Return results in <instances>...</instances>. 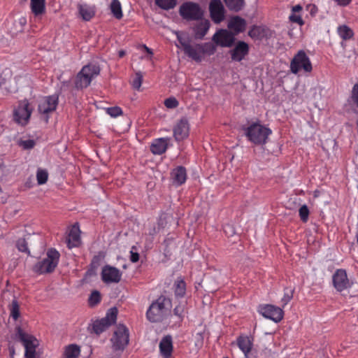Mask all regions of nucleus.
Here are the masks:
<instances>
[{"instance_id":"obj_1","label":"nucleus","mask_w":358,"mask_h":358,"mask_svg":"<svg viewBox=\"0 0 358 358\" xmlns=\"http://www.w3.org/2000/svg\"><path fill=\"white\" fill-rule=\"evenodd\" d=\"M178 43L176 45L182 48L184 53L196 62H201L206 55H212L216 51V46L210 42L204 43H192L188 38H185L179 31L175 32Z\"/></svg>"},{"instance_id":"obj_2","label":"nucleus","mask_w":358,"mask_h":358,"mask_svg":"<svg viewBox=\"0 0 358 358\" xmlns=\"http://www.w3.org/2000/svg\"><path fill=\"white\" fill-rule=\"evenodd\" d=\"M243 131L248 140L255 145H264L272 133L271 129L259 122L252 123L243 128Z\"/></svg>"},{"instance_id":"obj_3","label":"nucleus","mask_w":358,"mask_h":358,"mask_svg":"<svg viewBox=\"0 0 358 358\" xmlns=\"http://www.w3.org/2000/svg\"><path fill=\"white\" fill-rule=\"evenodd\" d=\"M100 73V68L96 64H87L84 66L78 73L75 87L76 89H84L87 87L92 80Z\"/></svg>"},{"instance_id":"obj_4","label":"nucleus","mask_w":358,"mask_h":358,"mask_svg":"<svg viewBox=\"0 0 358 358\" xmlns=\"http://www.w3.org/2000/svg\"><path fill=\"white\" fill-rule=\"evenodd\" d=\"M59 256L57 250L50 249L47 252V257L34 266V271L40 274L52 272L58 264Z\"/></svg>"},{"instance_id":"obj_5","label":"nucleus","mask_w":358,"mask_h":358,"mask_svg":"<svg viewBox=\"0 0 358 358\" xmlns=\"http://www.w3.org/2000/svg\"><path fill=\"white\" fill-rule=\"evenodd\" d=\"M313 67L310 58L303 50H299L290 62V71L294 74L300 71L310 73Z\"/></svg>"},{"instance_id":"obj_6","label":"nucleus","mask_w":358,"mask_h":358,"mask_svg":"<svg viewBox=\"0 0 358 358\" xmlns=\"http://www.w3.org/2000/svg\"><path fill=\"white\" fill-rule=\"evenodd\" d=\"M16 335L25 348V358H36V349L39 345L38 341L34 336L24 332L20 327L16 329Z\"/></svg>"},{"instance_id":"obj_7","label":"nucleus","mask_w":358,"mask_h":358,"mask_svg":"<svg viewBox=\"0 0 358 358\" xmlns=\"http://www.w3.org/2000/svg\"><path fill=\"white\" fill-rule=\"evenodd\" d=\"M33 108L27 99L19 101L13 110L14 121L22 126H25L29 121Z\"/></svg>"},{"instance_id":"obj_8","label":"nucleus","mask_w":358,"mask_h":358,"mask_svg":"<svg viewBox=\"0 0 358 358\" xmlns=\"http://www.w3.org/2000/svg\"><path fill=\"white\" fill-rule=\"evenodd\" d=\"M165 301L164 297H159L152 303L146 313L147 318L150 322H157L163 319L167 312Z\"/></svg>"},{"instance_id":"obj_9","label":"nucleus","mask_w":358,"mask_h":358,"mask_svg":"<svg viewBox=\"0 0 358 358\" xmlns=\"http://www.w3.org/2000/svg\"><path fill=\"white\" fill-rule=\"evenodd\" d=\"M114 350L122 351L129 341V329L123 324H119L110 339Z\"/></svg>"},{"instance_id":"obj_10","label":"nucleus","mask_w":358,"mask_h":358,"mask_svg":"<svg viewBox=\"0 0 358 358\" xmlns=\"http://www.w3.org/2000/svg\"><path fill=\"white\" fill-rule=\"evenodd\" d=\"M117 309L115 307L110 308L106 316L94 321L92 323V330L96 334H100L112 324H115L117 320Z\"/></svg>"},{"instance_id":"obj_11","label":"nucleus","mask_w":358,"mask_h":358,"mask_svg":"<svg viewBox=\"0 0 358 358\" xmlns=\"http://www.w3.org/2000/svg\"><path fill=\"white\" fill-rule=\"evenodd\" d=\"M180 15L187 20H199L202 18L203 12L199 5L193 2L182 4L179 10Z\"/></svg>"},{"instance_id":"obj_12","label":"nucleus","mask_w":358,"mask_h":358,"mask_svg":"<svg viewBox=\"0 0 358 358\" xmlns=\"http://www.w3.org/2000/svg\"><path fill=\"white\" fill-rule=\"evenodd\" d=\"M258 311L263 317L275 322H280L284 316L282 308L271 304L260 306Z\"/></svg>"},{"instance_id":"obj_13","label":"nucleus","mask_w":358,"mask_h":358,"mask_svg":"<svg viewBox=\"0 0 358 358\" xmlns=\"http://www.w3.org/2000/svg\"><path fill=\"white\" fill-rule=\"evenodd\" d=\"M213 41L221 47H231L234 43V34L227 29H219L213 36Z\"/></svg>"},{"instance_id":"obj_14","label":"nucleus","mask_w":358,"mask_h":358,"mask_svg":"<svg viewBox=\"0 0 358 358\" xmlns=\"http://www.w3.org/2000/svg\"><path fill=\"white\" fill-rule=\"evenodd\" d=\"M209 11L212 20L219 24L224 20L225 9L220 0H211L209 4Z\"/></svg>"},{"instance_id":"obj_15","label":"nucleus","mask_w":358,"mask_h":358,"mask_svg":"<svg viewBox=\"0 0 358 358\" xmlns=\"http://www.w3.org/2000/svg\"><path fill=\"white\" fill-rule=\"evenodd\" d=\"M59 96L57 94L44 96L39 102L38 111L47 115L56 110L58 105Z\"/></svg>"},{"instance_id":"obj_16","label":"nucleus","mask_w":358,"mask_h":358,"mask_svg":"<svg viewBox=\"0 0 358 358\" xmlns=\"http://www.w3.org/2000/svg\"><path fill=\"white\" fill-rule=\"evenodd\" d=\"M173 136L177 141H181L188 137L189 124L186 117H182L173 128Z\"/></svg>"},{"instance_id":"obj_17","label":"nucleus","mask_w":358,"mask_h":358,"mask_svg":"<svg viewBox=\"0 0 358 358\" xmlns=\"http://www.w3.org/2000/svg\"><path fill=\"white\" fill-rule=\"evenodd\" d=\"M333 284L338 292H342L351 287L347 273L343 269H338L333 275Z\"/></svg>"},{"instance_id":"obj_18","label":"nucleus","mask_w":358,"mask_h":358,"mask_svg":"<svg viewBox=\"0 0 358 358\" xmlns=\"http://www.w3.org/2000/svg\"><path fill=\"white\" fill-rule=\"evenodd\" d=\"M122 273L119 269L110 266L102 268L101 278L106 283H117L121 280Z\"/></svg>"},{"instance_id":"obj_19","label":"nucleus","mask_w":358,"mask_h":358,"mask_svg":"<svg viewBox=\"0 0 358 358\" xmlns=\"http://www.w3.org/2000/svg\"><path fill=\"white\" fill-rule=\"evenodd\" d=\"M170 137L159 138L154 139L151 145L150 150L154 155H162L164 153L171 142Z\"/></svg>"},{"instance_id":"obj_20","label":"nucleus","mask_w":358,"mask_h":358,"mask_svg":"<svg viewBox=\"0 0 358 358\" xmlns=\"http://www.w3.org/2000/svg\"><path fill=\"white\" fill-rule=\"evenodd\" d=\"M66 242L69 248L78 247L80 245V230L78 224H73L69 229Z\"/></svg>"},{"instance_id":"obj_21","label":"nucleus","mask_w":358,"mask_h":358,"mask_svg":"<svg viewBox=\"0 0 358 358\" xmlns=\"http://www.w3.org/2000/svg\"><path fill=\"white\" fill-rule=\"evenodd\" d=\"M249 51L248 45L243 41H239L231 51V59L234 61L241 62Z\"/></svg>"},{"instance_id":"obj_22","label":"nucleus","mask_w":358,"mask_h":358,"mask_svg":"<svg viewBox=\"0 0 358 358\" xmlns=\"http://www.w3.org/2000/svg\"><path fill=\"white\" fill-rule=\"evenodd\" d=\"M159 350L164 358H170L173 352V341L171 336L162 338L159 343Z\"/></svg>"},{"instance_id":"obj_23","label":"nucleus","mask_w":358,"mask_h":358,"mask_svg":"<svg viewBox=\"0 0 358 358\" xmlns=\"http://www.w3.org/2000/svg\"><path fill=\"white\" fill-rule=\"evenodd\" d=\"M78 10L80 17L85 21H90L94 16L96 12L94 6L85 3H79Z\"/></svg>"},{"instance_id":"obj_24","label":"nucleus","mask_w":358,"mask_h":358,"mask_svg":"<svg viewBox=\"0 0 358 358\" xmlns=\"http://www.w3.org/2000/svg\"><path fill=\"white\" fill-rule=\"evenodd\" d=\"M173 183L179 186L185 182L187 180V171L185 168L182 166H177L171 173Z\"/></svg>"},{"instance_id":"obj_25","label":"nucleus","mask_w":358,"mask_h":358,"mask_svg":"<svg viewBox=\"0 0 358 358\" xmlns=\"http://www.w3.org/2000/svg\"><path fill=\"white\" fill-rule=\"evenodd\" d=\"M245 20L238 16L231 17L228 22L229 29L234 31L236 34L243 32L245 29Z\"/></svg>"},{"instance_id":"obj_26","label":"nucleus","mask_w":358,"mask_h":358,"mask_svg":"<svg viewBox=\"0 0 358 358\" xmlns=\"http://www.w3.org/2000/svg\"><path fill=\"white\" fill-rule=\"evenodd\" d=\"M237 344L240 350L243 352L245 358H249V353L252 348V341L250 338L241 336L238 338Z\"/></svg>"},{"instance_id":"obj_27","label":"nucleus","mask_w":358,"mask_h":358,"mask_svg":"<svg viewBox=\"0 0 358 358\" xmlns=\"http://www.w3.org/2000/svg\"><path fill=\"white\" fill-rule=\"evenodd\" d=\"M210 28V22L208 20H201L195 27V34L198 38H203Z\"/></svg>"},{"instance_id":"obj_28","label":"nucleus","mask_w":358,"mask_h":358,"mask_svg":"<svg viewBox=\"0 0 358 358\" xmlns=\"http://www.w3.org/2000/svg\"><path fill=\"white\" fill-rule=\"evenodd\" d=\"M80 353V347L76 344H71L65 348L64 358H77Z\"/></svg>"},{"instance_id":"obj_29","label":"nucleus","mask_w":358,"mask_h":358,"mask_svg":"<svg viewBox=\"0 0 358 358\" xmlns=\"http://www.w3.org/2000/svg\"><path fill=\"white\" fill-rule=\"evenodd\" d=\"M110 9L116 19L120 20L122 17V6L119 0H113L110 5Z\"/></svg>"},{"instance_id":"obj_30","label":"nucleus","mask_w":358,"mask_h":358,"mask_svg":"<svg viewBox=\"0 0 358 358\" xmlns=\"http://www.w3.org/2000/svg\"><path fill=\"white\" fill-rule=\"evenodd\" d=\"M337 33L343 40H348L353 36V31L347 25H340L337 28Z\"/></svg>"},{"instance_id":"obj_31","label":"nucleus","mask_w":358,"mask_h":358,"mask_svg":"<svg viewBox=\"0 0 358 358\" xmlns=\"http://www.w3.org/2000/svg\"><path fill=\"white\" fill-rule=\"evenodd\" d=\"M186 291V285L183 279L178 278L174 283V292L176 296L182 297Z\"/></svg>"},{"instance_id":"obj_32","label":"nucleus","mask_w":358,"mask_h":358,"mask_svg":"<svg viewBox=\"0 0 358 358\" xmlns=\"http://www.w3.org/2000/svg\"><path fill=\"white\" fill-rule=\"evenodd\" d=\"M224 1L231 10L239 11L244 6V0H224Z\"/></svg>"},{"instance_id":"obj_33","label":"nucleus","mask_w":358,"mask_h":358,"mask_svg":"<svg viewBox=\"0 0 358 358\" xmlns=\"http://www.w3.org/2000/svg\"><path fill=\"white\" fill-rule=\"evenodd\" d=\"M156 4L164 10L173 8L176 5V0H155Z\"/></svg>"},{"instance_id":"obj_34","label":"nucleus","mask_w":358,"mask_h":358,"mask_svg":"<svg viewBox=\"0 0 358 358\" xmlns=\"http://www.w3.org/2000/svg\"><path fill=\"white\" fill-rule=\"evenodd\" d=\"M248 35L255 39L261 38L264 36V29L260 26H253L249 30Z\"/></svg>"},{"instance_id":"obj_35","label":"nucleus","mask_w":358,"mask_h":358,"mask_svg":"<svg viewBox=\"0 0 358 358\" xmlns=\"http://www.w3.org/2000/svg\"><path fill=\"white\" fill-rule=\"evenodd\" d=\"M48 178V173L46 170L38 169L36 173V180L38 185L45 184Z\"/></svg>"},{"instance_id":"obj_36","label":"nucleus","mask_w":358,"mask_h":358,"mask_svg":"<svg viewBox=\"0 0 358 358\" xmlns=\"http://www.w3.org/2000/svg\"><path fill=\"white\" fill-rule=\"evenodd\" d=\"M294 289L291 288H285L284 289V295L281 299L282 306L284 308L293 298Z\"/></svg>"},{"instance_id":"obj_37","label":"nucleus","mask_w":358,"mask_h":358,"mask_svg":"<svg viewBox=\"0 0 358 358\" xmlns=\"http://www.w3.org/2000/svg\"><path fill=\"white\" fill-rule=\"evenodd\" d=\"M10 317L14 320H17L20 317V306L16 300L12 301L10 306Z\"/></svg>"},{"instance_id":"obj_38","label":"nucleus","mask_w":358,"mask_h":358,"mask_svg":"<svg viewBox=\"0 0 358 358\" xmlns=\"http://www.w3.org/2000/svg\"><path fill=\"white\" fill-rule=\"evenodd\" d=\"M309 213V209L306 204L300 207L299 210V214L302 222H306L308 221Z\"/></svg>"},{"instance_id":"obj_39","label":"nucleus","mask_w":358,"mask_h":358,"mask_svg":"<svg viewBox=\"0 0 358 358\" xmlns=\"http://www.w3.org/2000/svg\"><path fill=\"white\" fill-rule=\"evenodd\" d=\"M178 105V101L173 96H171L164 100V106L169 109L176 108Z\"/></svg>"},{"instance_id":"obj_40","label":"nucleus","mask_w":358,"mask_h":358,"mask_svg":"<svg viewBox=\"0 0 358 358\" xmlns=\"http://www.w3.org/2000/svg\"><path fill=\"white\" fill-rule=\"evenodd\" d=\"M101 300V295L98 291H94L90 296L89 303L91 306H95L99 303Z\"/></svg>"},{"instance_id":"obj_41","label":"nucleus","mask_w":358,"mask_h":358,"mask_svg":"<svg viewBox=\"0 0 358 358\" xmlns=\"http://www.w3.org/2000/svg\"><path fill=\"white\" fill-rule=\"evenodd\" d=\"M16 246L19 251L29 254L30 252L27 248V243L24 238H20L17 241Z\"/></svg>"},{"instance_id":"obj_42","label":"nucleus","mask_w":358,"mask_h":358,"mask_svg":"<svg viewBox=\"0 0 358 358\" xmlns=\"http://www.w3.org/2000/svg\"><path fill=\"white\" fill-rule=\"evenodd\" d=\"M106 112L110 116L113 117H118L122 113V109L117 106L107 108Z\"/></svg>"},{"instance_id":"obj_43","label":"nucleus","mask_w":358,"mask_h":358,"mask_svg":"<svg viewBox=\"0 0 358 358\" xmlns=\"http://www.w3.org/2000/svg\"><path fill=\"white\" fill-rule=\"evenodd\" d=\"M350 99L353 103L358 107V82L353 86Z\"/></svg>"},{"instance_id":"obj_44","label":"nucleus","mask_w":358,"mask_h":358,"mask_svg":"<svg viewBox=\"0 0 358 358\" xmlns=\"http://www.w3.org/2000/svg\"><path fill=\"white\" fill-rule=\"evenodd\" d=\"M143 82V76L141 72L136 73V77L132 82V86L134 89H140Z\"/></svg>"},{"instance_id":"obj_45","label":"nucleus","mask_w":358,"mask_h":358,"mask_svg":"<svg viewBox=\"0 0 358 358\" xmlns=\"http://www.w3.org/2000/svg\"><path fill=\"white\" fill-rule=\"evenodd\" d=\"M20 145L24 149L28 150V149H31V148H34V146L35 145V142L34 140H31V139L22 141L20 142Z\"/></svg>"},{"instance_id":"obj_46","label":"nucleus","mask_w":358,"mask_h":358,"mask_svg":"<svg viewBox=\"0 0 358 358\" xmlns=\"http://www.w3.org/2000/svg\"><path fill=\"white\" fill-rule=\"evenodd\" d=\"M289 20L293 22H296L299 24H303V22L301 19V17L298 15V14H296V13H292L290 16H289Z\"/></svg>"},{"instance_id":"obj_47","label":"nucleus","mask_w":358,"mask_h":358,"mask_svg":"<svg viewBox=\"0 0 358 358\" xmlns=\"http://www.w3.org/2000/svg\"><path fill=\"white\" fill-rule=\"evenodd\" d=\"M174 314L181 318L184 313V306L179 305L173 310Z\"/></svg>"},{"instance_id":"obj_48","label":"nucleus","mask_w":358,"mask_h":358,"mask_svg":"<svg viewBox=\"0 0 358 358\" xmlns=\"http://www.w3.org/2000/svg\"><path fill=\"white\" fill-rule=\"evenodd\" d=\"M6 78L0 75V94L3 95L8 92L6 88H3V87L6 85Z\"/></svg>"},{"instance_id":"obj_49","label":"nucleus","mask_w":358,"mask_h":358,"mask_svg":"<svg viewBox=\"0 0 358 358\" xmlns=\"http://www.w3.org/2000/svg\"><path fill=\"white\" fill-rule=\"evenodd\" d=\"M130 260L131 262H137L139 259V255L138 252H135L133 251V249L130 251Z\"/></svg>"},{"instance_id":"obj_50","label":"nucleus","mask_w":358,"mask_h":358,"mask_svg":"<svg viewBox=\"0 0 358 358\" xmlns=\"http://www.w3.org/2000/svg\"><path fill=\"white\" fill-rule=\"evenodd\" d=\"M337 5L340 6H347L349 5L352 0H334Z\"/></svg>"},{"instance_id":"obj_51","label":"nucleus","mask_w":358,"mask_h":358,"mask_svg":"<svg viewBox=\"0 0 358 358\" xmlns=\"http://www.w3.org/2000/svg\"><path fill=\"white\" fill-rule=\"evenodd\" d=\"M301 9H302V8H301V6H299V5H296L295 6H294V7L292 8V11H293L294 13H296V12H299V11L301 10Z\"/></svg>"},{"instance_id":"obj_52","label":"nucleus","mask_w":358,"mask_h":358,"mask_svg":"<svg viewBox=\"0 0 358 358\" xmlns=\"http://www.w3.org/2000/svg\"><path fill=\"white\" fill-rule=\"evenodd\" d=\"M124 54H125L124 51H123V50L120 51V52H119V56H120V57H123V56L124 55Z\"/></svg>"},{"instance_id":"obj_53","label":"nucleus","mask_w":358,"mask_h":358,"mask_svg":"<svg viewBox=\"0 0 358 358\" xmlns=\"http://www.w3.org/2000/svg\"><path fill=\"white\" fill-rule=\"evenodd\" d=\"M320 194V192L318 190L314 191V196L317 197Z\"/></svg>"},{"instance_id":"obj_54","label":"nucleus","mask_w":358,"mask_h":358,"mask_svg":"<svg viewBox=\"0 0 358 358\" xmlns=\"http://www.w3.org/2000/svg\"><path fill=\"white\" fill-rule=\"evenodd\" d=\"M20 20L21 24H24L26 22V19L24 17L21 18Z\"/></svg>"},{"instance_id":"obj_55","label":"nucleus","mask_w":358,"mask_h":358,"mask_svg":"<svg viewBox=\"0 0 358 358\" xmlns=\"http://www.w3.org/2000/svg\"><path fill=\"white\" fill-rule=\"evenodd\" d=\"M145 49L147 50V52L150 54H152V52L151 51V50L150 48H148V47L145 46Z\"/></svg>"},{"instance_id":"obj_56","label":"nucleus","mask_w":358,"mask_h":358,"mask_svg":"<svg viewBox=\"0 0 358 358\" xmlns=\"http://www.w3.org/2000/svg\"><path fill=\"white\" fill-rule=\"evenodd\" d=\"M227 227L231 228L230 226H227ZM225 232H227V227L224 228Z\"/></svg>"},{"instance_id":"obj_57","label":"nucleus","mask_w":358,"mask_h":358,"mask_svg":"<svg viewBox=\"0 0 358 358\" xmlns=\"http://www.w3.org/2000/svg\"><path fill=\"white\" fill-rule=\"evenodd\" d=\"M225 358H227V357H225Z\"/></svg>"}]
</instances>
